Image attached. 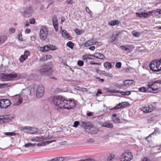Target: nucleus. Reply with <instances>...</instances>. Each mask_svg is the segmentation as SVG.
<instances>
[{"label":"nucleus","mask_w":161,"mask_h":161,"mask_svg":"<svg viewBox=\"0 0 161 161\" xmlns=\"http://www.w3.org/2000/svg\"><path fill=\"white\" fill-rule=\"evenodd\" d=\"M22 98L20 96H19L18 98L15 100L16 103H15L16 105H19L22 102Z\"/></svg>","instance_id":"c85d7f7f"},{"label":"nucleus","mask_w":161,"mask_h":161,"mask_svg":"<svg viewBox=\"0 0 161 161\" xmlns=\"http://www.w3.org/2000/svg\"><path fill=\"white\" fill-rule=\"evenodd\" d=\"M103 66L105 68L107 69H109L112 67L111 64L108 62H105L103 64Z\"/></svg>","instance_id":"a878e982"},{"label":"nucleus","mask_w":161,"mask_h":161,"mask_svg":"<svg viewBox=\"0 0 161 161\" xmlns=\"http://www.w3.org/2000/svg\"><path fill=\"white\" fill-rule=\"evenodd\" d=\"M30 140L32 142H42L43 140V139L42 136H40L33 137L31 138Z\"/></svg>","instance_id":"6ab92c4d"},{"label":"nucleus","mask_w":161,"mask_h":161,"mask_svg":"<svg viewBox=\"0 0 161 161\" xmlns=\"http://www.w3.org/2000/svg\"><path fill=\"white\" fill-rule=\"evenodd\" d=\"M30 23L31 24H34L35 22V20L34 18L31 19H29Z\"/></svg>","instance_id":"6e6d98bb"},{"label":"nucleus","mask_w":161,"mask_h":161,"mask_svg":"<svg viewBox=\"0 0 161 161\" xmlns=\"http://www.w3.org/2000/svg\"><path fill=\"white\" fill-rule=\"evenodd\" d=\"M10 86L8 83L0 84V88H2L5 86L8 87Z\"/></svg>","instance_id":"79ce46f5"},{"label":"nucleus","mask_w":161,"mask_h":161,"mask_svg":"<svg viewBox=\"0 0 161 161\" xmlns=\"http://www.w3.org/2000/svg\"><path fill=\"white\" fill-rule=\"evenodd\" d=\"M133 35L137 37L140 36V34L139 33L136 32L135 31H133L132 32Z\"/></svg>","instance_id":"a18cd8bd"},{"label":"nucleus","mask_w":161,"mask_h":161,"mask_svg":"<svg viewBox=\"0 0 161 161\" xmlns=\"http://www.w3.org/2000/svg\"><path fill=\"white\" fill-rule=\"evenodd\" d=\"M115 156L114 155H111L108 157L107 159L108 161H112L115 159Z\"/></svg>","instance_id":"f704fd0d"},{"label":"nucleus","mask_w":161,"mask_h":161,"mask_svg":"<svg viewBox=\"0 0 161 161\" xmlns=\"http://www.w3.org/2000/svg\"><path fill=\"white\" fill-rule=\"evenodd\" d=\"M67 45L71 49H73L74 46V44L71 42H69L67 43Z\"/></svg>","instance_id":"72a5a7b5"},{"label":"nucleus","mask_w":161,"mask_h":161,"mask_svg":"<svg viewBox=\"0 0 161 161\" xmlns=\"http://www.w3.org/2000/svg\"><path fill=\"white\" fill-rule=\"evenodd\" d=\"M95 58H99L101 59H103L105 58V56L102 53H96L94 54Z\"/></svg>","instance_id":"5701e85b"},{"label":"nucleus","mask_w":161,"mask_h":161,"mask_svg":"<svg viewBox=\"0 0 161 161\" xmlns=\"http://www.w3.org/2000/svg\"><path fill=\"white\" fill-rule=\"evenodd\" d=\"M156 108L152 105H149L148 107H143L142 108V111L144 113H147L152 112L153 111L155 110Z\"/></svg>","instance_id":"f8f14e48"},{"label":"nucleus","mask_w":161,"mask_h":161,"mask_svg":"<svg viewBox=\"0 0 161 161\" xmlns=\"http://www.w3.org/2000/svg\"><path fill=\"white\" fill-rule=\"evenodd\" d=\"M94 54L93 55L86 54L82 56V60L85 62H87V59H94Z\"/></svg>","instance_id":"f3484780"},{"label":"nucleus","mask_w":161,"mask_h":161,"mask_svg":"<svg viewBox=\"0 0 161 161\" xmlns=\"http://www.w3.org/2000/svg\"><path fill=\"white\" fill-rule=\"evenodd\" d=\"M75 32L78 35H80L82 33V31L79 30L78 29H76Z\"/></svg>","instance_id":"603ef678"},{"label":"nucleus","mask_w":161,"mask_h":161,"mask_svg":"<svg viewBox=\"0 0 161 161\" xmlns=\"http://www.w3.org/2000/svg\"><path fill=\"white\" fill-rule=\"evenodd\" d=\"M155 11L153 10L149 11L147 13L144 12L142 13V15L144 18H148L150 17L152 14Z\"/></svg>","instance_id":"393cba45"},{"label":"nucleus","mask_w":161,"mask_h":161,"mask_svg":"<svg viewBox=\"0 0 161 161\" xmlns=\"http://www.w3.org/2000/svg\"><path fill=\"white\" fill-rule=\"evenodd\" d=\"M103 74L105 76H106L109 78H112L113 77V75L109 73H107L105 72V71H103Z\"/></svg>","instance_id":"c9c22d12"},{"label":"nucleus","mask_w":161,"mask_h":161,"mask_svg":"<svg viewBox=\"0 0 161 161\" xmlns=\"http://www.w3.org/2000/svg\"><path fill=\"white\" fill-rule=\"evenodd\" d=\"M4 134L8 136H15L16 134L14 132H7L4 133Z\"/></svg>","instance_id":"e433bc0d"},{"label":"nucleus","mask_w":161,"mask_h":161,"mask_svg":"<svg viewBox=\"0 0 161 161\" xmlns=\"http://www.w3.org/2000/svg\"><path fill=\"white\" fill-rule=\"evenodd\" d=\"M102 92H101V89H98L97 93H96V96H99V94H102Z\"/></svg>","instance_id":"13d9d810"},{"label":"nucleus","mask_w":161,"mask_h":161,"mask_svg":"<svg viewBox=\"0 0 161 161\" xmlns=\"http://www.w3.org/2000/svg\"><path fill=\"white\" fill-rule=\"evenodd\" d=\"M11 103L8 99H2L0 100V107L2 108H6L8 107Z\"/></svg>","instance_id":"0eeeda50"},{"label":"nucleus","mask_w":161,"mask_h":161,"mask_svg":"<svg viewBox=\"0 0 161 161\" xmlns=\"http://www.w3.org/2000/svg\"><path fill=\"white\" fill-rule=\"evenodd\" d=\"M128 103V102H123L119 103L116 106L114 107L113 108V109L114 110H116L125 108L127 106Z\"/></svg>","instance_id":"4468645a"},{"label":"nucleus","mask_w":161,"mask_h":161,"mask_svg":"<svg viewBox=\"0 0 161 161\" xmlns=\"http://www.w3.org/2000/svg\"><path fill=\"white\" fill-rule=\"evenodd\" d=\"M138 91H141V87H140L138 88V90H133V91H127L126 92H125V94H126V95H130V94H131V92H138Z\"/></svg>","instance_id":"2f4dec72"},{"label":"nucleus","mask_w":161,"mask_h":161,"mask_svg":"<svg viewBox=\"0 0 161 161\" xmlns=\"http://www.w3.org/2000/svg\"><path fill=\"white\" fill-rule=\"evenodd\" d=\"M153 85H154V81H150L148 83L147 86H148L151 87Z\"/></svg>","instance_id":"09e8293b"},{"label":"nucleus","mask_w":161,"mask_h":161,"mask_svg":"<svg viewBox=\"0 0 161 161\" xmlns=\"http://www.w3.org/2000/svg\"><path fill=\"white\" fill-rule=\"evenodd\" d=\"M96 42H97L96 41L93 39L92 38L89 39L85 42L84 44V45L86 47H88L95 44Z\"/></svg>","instance_id":"a211bd4d"},{"label":"nucleus","mask_w":161,"mask_h":161,"mask_svg":"<svg viewBox=\"0 0 161 161\" xmlns=\"http://www.w3.org/2000/svg\"><path fill=\"white\" fill-rule=\"evenodd\" d=\"M77 64L80 66H82L84 65V62L81 60H79L77 62Z\"/></svg>","instance_id":"de8ad7c7"},{"label":"nucleus","mask_w":161,"mask_h":161,"mask_svg":"<svg viewBox=\"0 0 161 161\" xmlns=\"http://www.w3.org/2000/svg\"><path fill=\"white\" fill-rule=\"evenodd\" d=\"M49 50H54L57 49V47L52 45H50L49 46Z\"/></svg>","instance_id":"37998d69"},{"label":"nucleus","mask_w":161,"mask_h":161,"mask_svg":"<svg viewBox=\"0 0 161 161\" xmlns=\"http://www.w3.org/2000/svg\"><path fill=\"white\" fill-rule=\"evenodd\" d=\"M79 161H95L93 159H86L85 160H79Z\"/></svg>","instance_id":"338daca9"},{"label":"nucleus","mask_w":161,"mask_h":161,"mask_svg":"<svg viewBox=\"0 0 161 161\" xmlns=\"http://www.w3.org/2000/svg\"><path fill=\"white\" fill-rule=\"evenodd\" d=\"M150 69L154 72L161 71V59L152 60L149 64Z\"/></svg>","instance_id":"7ed1b4c3"},{"label":"nucleus","mask_w":161,"mask_h":161,"mask_svg":"<svg viewBox=\"0 0 161 161\" xmlns=\"http://www.w3.org/2000/svg\"><path fill=\"white\" fill-rule=\"evenodd\" d=\"M18 38L19 40L21 41H23V38L22 37V35L21 34H19L18 35Z\"/></svg>","instance_id":"e2e57ef3"},{"label":"nucleus","mask_w":161,"mask_h":161,"mask_svg":"<svg viewBox=\"0 0 161 161\" xmlns=\"http://www.w3.org/2000/svg\"><path fill=\"white\" fill-rule=\"evenodd\" d=\"M27 58H25V57L24 56V55H21L19 58V60L21 62H23L24 61H25Z\"/></svg>","instance_id":"58836bf2"},{"label":"nucleus","mask_w":161,"mask_h":161,"mask_svg":"<svg viewBox=\"0 0 161 161\" xmlns=\"http://www.w3.org/2000/svg\"><path fill=\"white\" fill-rule=\"evenodd\" d=\"M52 142V141L51 140L47 141H46L45 142H42L41 143H38L37 146H44V145H45L46 144H49Z\"/></svg>","instance_id":"7c9ffc66"},{"label":"nucleus","mask_w":161,"mask_h":161,"mask_svg":"<svg viewBox=\"0 0 161 161\" xmlns=\"http://www.w3.org/2000/svg\"><path fill=\"white\" fill-rule=\"evenodd\" d=\"M52 102L60 109H73L76 106V103L74 99L65 100L62 97L55 96L52 98Z\"/></svg>","instance_id":"f257e3e1"},{"label":"nucleus","mask_w":161,"mask_h":161,"mask_svg":"<svg viewBox=\"0 0 161 161\" xmlns=\"http://www.w3.org/2000/svg\"><path fill=\"white\" fill-rule=\"evenodd\" d=\"M142 161H152L150 160V159H148L147 158L145 157L144 158Z\"/></svg>","instance_id":"774afa93"},{"label":"nucleus","mask_w":161,"mask_h":161,"mask_svg":"<svg viewBox=\"0 0 161 161\" xmlns=\"http://www.w3.org/2000/svg\"><path fill=\"white\" fill-rule=\"evenodd\" d=\"M62 36L65 38L68 39L69 40L72 39V37L70 36L66 31H63L62 32Z\"/></svg>","instance_id":"412c9836"},{"label":"nucleus","mask_w":161,"mask_h":161,"mask_svg":"<svg viewBox=\"0 0 161 161\" xmlns=\"http://www.w3.org/2000/svg\"><path fill=\"white\" fill-rule=\"evenodd\" d=\"M37 129L33 127L24 126L21 128V130L24 132L33 134L37 131Z\"/></svg>","instance_id":"423d86ee"},{"label":"nucleus","mask_w":161,"mask_h":161,"mask_svg":"<svg viewBox=\"0 0 161 161\" xmlns=\"http://www.w3.org/2000/svg\"><path fill=\"white\" fill-rule=\"evenodd\" d=\"M32 9L31 7L24 8V12L22 13V14L25 17H29L31 16L32 14Z\"/></svg>","instance_id":"9d476101"},{"label":"nucleus","mask_w":161,"mask_h":161,"mask_svg":"<svg viewBox=\"0 0 161 161\" xmlns=\"http://www.w3.org/2000/svg\"><path fill=\"white\" fill-rule=\"evenodd\" d=\"M161 91V87L156 88L150 87L147 89V92H149L157 93Z\"/></svg>","instance_id":"dca6fc26"},{"label":"nucleus","mask_w":161,"mask_h":161,"mask_svg":"<svg viewBox=\"0 0 161 161\" xmlns=\"http://www.w3.org/2000/svg\"><path fill=\"white\" fill-rule=\"evenodd\" d=\"M92 123L91 122H89L88 123H86L83 121H82L81 122V127L85 129L86 130H88V128H89V127L90 126H89V125H90V124H92Z\"/></svg>","instance_id":"4be33fe9"},{"label":"nucleus","mask_w":161,"mask_h":161,"mask_svg":"<svg viewBox=\"0 0 161 161\" xmlns=\"http://www.w3.org/2000/svg\"><path fill=\"white\" fill-rule=\"evenodd\" d=\"M62 90L60 88H57L55 90L56 93H58L62 92Z\"/></svg>","instance_id":"69168bd1"},{"label":"nucleus","mask_w":161,"mask_h":161,"mask_svg":"<svg viewBox=\"0 0 161 161\" xmlns=\"http://www.w3.org/2000/svg\"><path fill=\"white\" fill-rule=\"evenodd\" d=\"M133 157L131 152L127 151L121 155V161H130L133 159Z\"/></svg>","instance_id":"39448f33"},{"label":"nucleus","mask_w":161,"mask_h":161,"mask_svg":"<svg viewBox=\"0 0 161 161\" xmlns=\"http://www.w3.org/2000/svg\"><path fill=\"white\" fill-rule=\"evenodd\" d=\"M48 30L47 27L45 25L42 26L40 30V37L41 39L45 40L48 34Z\"/></svg>","instance_id":"20e7f679"},{"label":"nucleus","mask_w":161,"mask_h":161,"mask_svg":"<svg viewBox=\"0 0 161 161\" xmlns=\"http://www.w3.org/2000/svg\"><path fill=\"white\" fill-rule=\"evenodd\" d=\"M119 35V33H117L116 35H112L111 37L110 38L113 41L115 40L117 37Z\"/></svg>","instance_id":"4c0bfd02"},{"label":"nucleus","mask_w":161,"mask_h":161,"mask_svg":"<svg viewBox=\"0 0 161 161\" xmlns=\"http://www.w3.org/2000/svg\"><path fill=\"white\" fill-rule=\"evenodd\" d=\"M109 92L110 93H119V91L116 90H109Z\"/></svg>","instance_id":"4d7b16f0"},{"label":"nucleus","mask_w":161,"mask_h":161,"mask_svg":"<svg viewBox=\"0 0 161 161\" xmlns=\"http://www.w3.org/2000/svg\"><path fill=\"white\" fill-rule=\"evenodd\" d=\"M7 37L6 36H0V45L3 43L7 39Z\"/></svg>","instance_id":"cd10ccee"},{"label":"nucleus","mask_w":161,"mask_h":161,"mask_svg":"<svg viewBox=\"0 0 161 161\" xmlns=\"http://www.w3.org/2000/svg\"><path fill=\"white\" fill-rule=\"evenodd\" d=\"M134 83V81L132 80H126L124 82V86H126L127 88L129 87L130 86Z\"/></svg>","instance_id":"aec40b11"},{"label":"nucleus","mask_w":161,"mask_h":161,"mask_svg":"<svg viewBox=\"0 0 161 161\" xmlns=\"http://www.w3.org/2000/svg\"><path fill=\"white\" fill-rule=\"evenodd\" d=\"M89 126H90L89 127V128L88 129L89 130V132L90 133L92 134H96L98 132V129L95 127L92 124H90Z\"/></svg>","instance_id":"2eb2a0df"},{"label":"nucleus","mask_w":161,"mask_h":161,"mask_svg":"<svg viewBox=\"0 0 161 161\" xmlns=\"http://www.w3.org/2000/svg\"><path fill=\"white\" fill-rule=\"evenodd\" d=\"M159 131L158 130L155 129L154 131L146 138V140L148 142H152L154 139L153 136L154 135H156L157 134H160Z\"/></svg>","instance_id":"ddd939ff"},{"label":"nucleus","mask_w":161,"mask_h":161,"mask_svg":"<svg viewBox=\"0 0 161 161\" xmlns=\"http://www.w3.org/2000/svg\"><path fill=\"white\" fill-rule=\"evenodd\" d=\"M55 31H58V23H53V24Z\"/></svg>","instance_id":"c03bdc74"},{"label":"nucleus","mask_w":161,"mask_h":161,"mask_svg":"<svg viewBox=\"0 0 161 161\" xmlns=\"http://www.w3.org/2000/svg\"><path fill=\"white\" fill-rule=\"evenodd\" d=\"M79 125V122L78 121H75L74 122V124L73 125L74 127H77Z\"/></svg>","instance_id":"3c124183"},{"label":"nucleus","mask_w":161,"mask_h":161,"mask_svg":"<svg viewBox=\"0 0 161 161\" xmlns=\"http://www.w3.org/2000/svg\"><path fill=\"white\" fill-rule=\"evenodd\" d=\"M96 79L98 80L101 83H102L104 82V80L103 79H101L99 77H97Z\"/></svg>","instance_id":"0e129e2a"},{"label":"nucleus","mask_w":161,"mask_h":161,"mask_svg":"<svg viewBox=\"0 0 161 161\" xmlns=\"http://www.w3.org/2000/svg\"><path fill=\"white\" fill-rule=\"evenodd\" d=\"M20 75L15 72H12L9 74H1L0 78L3 81H11L18 79Z\"/></svg>","instance_id":"f03ea898"},{"label":"nucleus","mask_w":161,"mask_h":161,"mask_svg":"<svg viewBox=\"0 0 161 161\" xmlns=\"http://www.w3.org/2000/svg\"><path fill=\"white\" fill-rule=\"evenodd\" d=\"M153 13H154L155 14H156L157 15L158 14H157V13H158L159 14H161V9H157V11L156 12L155 11V12Z\"/></svg>","instance_id":"bf43d9fd"},{"label":"nucleus","mask_w":161,"mask_h":161,"mask_svg":"<svg viewBox=\"0 0 161 161\" xmlns=\"http://www.w3.org/2000/svg\"><path fill=\"white\" fill-rule=\"evenodd\" d=\"M44 93V88L42 85H39L37 87L36 92V96L39 98L42 96Z\"/></svg>","instance_id":"1a4fd4ad"},{"label":"nucleus","mask_w":161,"mask_h":161,"mask_svg":"<svg viewBox=\"0 0 161 161\" xmlns=\"http://www.w3.org/2000/svg\"><path fill=\"white\" fill-rule=\"evenodd\" d=\"M9 31L11 33H14L15 32V29L14 28H10L9 29Z\"/></svg>","instance_id":"680f3d73"},{"label":"nucleus","mask_w":161,"mask_h":161,"mask_svg":"<svg viewBox=\"0 0 161 161\" xmlns=\"http://www.w3.org/2000/svg\"><path fill=\"white\" fill-rule=\"evenodd\" d=\"M40 72L41 75H43L44 73L47 72L52 73L53 72V70L51 69V68L49 65H45L42 67V69H40Z\"/></svg>","instance_id":"9b49d317"},{"label":"nucleus","mask_w":161,"mask_h":161,"mask_svg":"<svg viewBox=\"0 0 161 161\" xmlns=\"http://www.w3.org/2000/svg\"><path fill=\"white\" fill-rule=\"evenodd\" d=\"M154 85L155 84H159V85H160L161 84V80H158L154 81Z\"/></svg>","instance_id":"5fc2aeb1"},{"label":"nucleus","mask_w":161,"mask_h":161,"mask_svg":"<svg viewBox=\"0 0 161 161\" xmlns=\"http://www.w3.org/2000/svg\"><path fill=\"white\" fill-rule=\"evenodd\" d=\"M122 64L120 62H117L116 64V67L118 68H120L121 67Z\"/></svg>","instance_id":"864d4df0"},{"label":"nucleus","mask_w":161,"mask_h":161,"mask_svg":"<svg viewBox=\"0 0 161 161\" xmlns=\"http://www.w3.org/2000/svg\"><path fill=\"white\" fill-rule=\"evenodd\" d=\"M86 12L88 14H91L92 13V11L89 9V8L87 7H86Z\"/></svg>","instance_id":"052dcab7"},{"label":"nucleus","mask_w":161,"mask_h":161,"mask_svg":"<svg viewBox=\"0 0 161 161\" xmlns=\"http://www.w3.org/2000/svg\"><path fill=\"white\" fill-rule=\"evenodd\" d=\"M102 126L103 127L110 128H113L114 127V125L112 123L108 122L103 123L102 125Z\"/></svg>","instance_id":"b1692460"},{"label":"nucleus","mask_w":161,"mask_h":161,"mask_svg":"<svg viewBox=\"0 0 161 161\" xmlns=\"http://www.w3.org/2000/svg\"><path fill=\"white\" fill-rule=\"evenodd\" d=\"M119 23V21L118 20H111L108 23V24L110 26H113Z\"/></svg>","instance_id":"c756f323"},{"label":"nucleus","mask_w":161,"mask_h":161,"mask_svg":"<svg viewBox=\"0 0 161 161\" xmlns=\"http://www.w3.org/2000/svg\"><path fill=\"white\" fill-rule=\"evenodd\" d=\"M58 19H57V18L56 15H54L52 18V21H53V23H58Z\"/></svg>","instance_id":"ea45409f"},{"label":"nucleus","mask_w":161,"mask_h":161,"mask_svg":"<svg viewBox=\"0 0 161 161\" xmlns=\"http://www.w3.org/2000/svg\"><path fill=\"white\" fill-rule=\"evenodd\" d=\"M90 64L92 65L96 64L98 65H100L101 64V63H95L94 61H92L90 62Z\"/></svg>","instance_id":"8fccbe9b"},{"label":"nucleus","mask_w":161,"mask_h":161,"mask_svg":"<svg viewBox=\"0 0 161 161\" xmlns=\"http://www.w3.org/2000/svg\"><path fill=\"white\" fill-rule=\"evenodd\" d=\"M49 50V46L45 45L43 47H40V50L42 52H45L48 51Z\"/></svg>","instance_id":"bb28decb"},{"label":"nucleus","mask_w":161,"mask_h":161,"mask_svg":"<svg viewBox=\"0 0 161 161\" xmlns=\"http://www.w3.org/2000/svg\"><path fill=\"white\" fill-rule=\"evenodd\" d=\"M114 123L116 124H119L120 123V120L118 118H116L113 119Z\"/></svg>","instance_id":"a19ab883"},{"label":"nucleus","mask_w":161,"mask_h":161,"mask_svg":"<svg viewBox=\"0 0 161 161\" xmlns=\"http://www.w3.org/2000/svg\"><path fill=\"white\" fill-rule=\"evenodd\" d=\"M13 117L10 115L0 116V124L7 123L11 121Z\"/></svg>","instance_id":"6e6552de"},{"label":"nucleus","mask_w":161,"mask_h":161,"mask_svg":"<svg viewBox=\"0 0 161 161\" xmlns=\"http://www.w3.org/2000/svg\"><path fill=\"white\" fill-rule=\"evenodd\" d=\"M120 48L122 49H124L125 51H129L130 49L129 47H126V46H122L120 47Z\"/></svg>","instance_id":"49530a36"},{"label":"nucleus","mask_w":161,"mask_h":161,"mask_svg":"<svg viewBox=\"0 0 161 161\" xmlns=\"http://www.w3.org/2000/svg\"><path fill=\"white\" fill-rule=\"evenodd\" d=\"M30 54L31 53L29 51L26 50L24 52L23 55L27 59L28 57L30 55Z\"/></svg>","instance_id":"473e14b6"}]
</instances>
